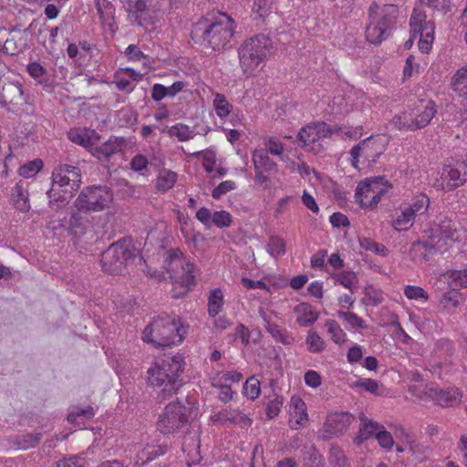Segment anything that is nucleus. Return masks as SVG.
Masks as SVG:
<instances>
[{"instance_id":"44","label":"nucleus","mask_w":467,"mask_h":467,"mask_svg":"<svg viewBox=\"0 0 467 467\" xmlns=\"http://www.w3.org/2000/svg\"><path fill=\"white\" fill-rule=\"evenodd\" d=\"M43 166L41 159H35L21 165L18 174L26 179L33 178L42 170Z\"/></svg>"},{"instance_id":"33","label":"nucleus","mask_w":467,"mask_h":467,"mask_svg":"<svg viewBox=\"0 0 467 467\" xmlns=\"http://www.w3.org/2000/svg\"><path fill=\"white\" fill-rule=\"evenodd\" d=\"M451 88L460 97L467 98V65L460 67L452 76Z\"/></svg>"},{"instance_id":"10","label":"nucleus","mask_w":467,"mask_h":467,"mask_svg":"<svg viewBox=\"0 0 467 467\" xmlns=\"http://www.w3.org/2000/svg\"><path fill=\"white\" fill-rule=\"evenodd\" d=\"M81 175L78 168L72 165H61L52 172V186L47 192L49 203L64 202L79 188Z\"/></svg>"},{"instance_id":"5","label":"nucleus","mask_w":467,"mask_h":467,"mask_svg":"<svg viewBox=\"0 0 467 467\" xmlns=\"http://www.w3.org/2000/svg\"><path fill=\"white\" fill-rule=\"evenodd\" d=\"M273 50V42L266 35H255L246 39L238 50L244 75L250 78L260 72Z\"/></svg>"},{"instance_id":"42","label":"nucleus","mask_w":467,"mask_h":467,"mask_svg":"<svg viewBox=\"0 0 467 467\" xmlns=\"http://www.w3.org/2000/svg\"><path fill=\"white\" fill-rule=\"evenodd\" d=\"M444 276L452 289L467 287V268L447 272Z\"/></svg>"},{"instance_id":"53","label":"nucleus","mask_w":467,"mask_h":467,"mask_svg":"<svg viewBox=\"0 0 467 467\" xmlns=\"http://www.w3.org/2000/svg\"><path fill=\"white\" fill-rule=\"evenodd\" d=\"M194 155L202 156V167L208 173H212L215 171L216 155L213 150H206L202 151H198L194 153Z\"/></svg>"},{"instance_id":"59","label":"nucleus","mask_w":467,"mask_h":467,"mask_svg":"<svg viewBox=\"0 0 467 467\" xmlns=\"http://www.w3.org/2000/svg\"><path fill=\"white\" fill-rule=\"evenodd\" d=\"M236 187L235 182L231 180H227L224 182H222L217 187H215L212 192V196L213 199H219L223 195L226 194L227 192L234 190Z\"/></svg>"},{"instance_id":"37","label":"nucleus","mask_w":467,"mask_h":467,"mask_svg":"<svg viewBox=\"0 0 467 467\" xmlns=\"http://www.w3.org/2000/svg\"><path fill=\"white\" fill-rule=\"evenodd\" d=\"M392 124L400 130H416L418 126L414 123L412 109H405L400 114L394 116Z\"/></svg>"},{"instance_id":"54","label":"nucleus","mask_w":467,"mask_h":467,"mask_svg":"<svg viewBox=\"0 0 467 467\" xmlns=\"http://www.w3.org/2000/svg\"><path fill=\"white\" fill-rule=\"evenodd\" d=\"M274 0H254L252 11L258 17H265L270 14Z\"/></svg>"},{"instance_id":"9","label":"nucleus","mask_w":467,"mask_h":467,"mask_svg":"<svg viewBox=\"0 0 467 467\" xmlns=\"http://www.w3.org/2000/svg\"><path fill=\"white\" fill-rule=\"evenodd\" d=\"M430 203V198L424 193L402 202L389 213L390 225L397 232L409 231L413 226L415 219L428 212Z\"/></svg>"},{"instance_id":"48","label":"nucleus","mask_w":467,"mask_h":467,"mask_svg":"<svg viewBox=\"0 0 467 467\" xmlns=\"http://www.w3.org/2000/svg\"><path fill=\"white\" fill-rule=\"evenodd\" d=\"M267 330L277 341L285 345H291L294 343V337L292 335L278 325L268 324Z\"/></svg>"},{"instance_id":"20","label":"nucleus","mask_w":467,"mask_h":467,"mask_svg":"<svg viewBox=\"0 0 467 467\" xmlns=\"http://www.w3.org/2000/svg\"><path fill=\"white\" fill-rule=\"evenodd\" d=\"M210 420L213 424H236L242 428H246L251 425V420L245 414L231 408L222 410L211 415Z\"/></svg>"},{"instance_id":"32","label":"nucleus","mask_w":467,"mask_h":467,"mask_svg":"<svg viewBox=\"0 0 467 467\" xmlns=\"http://www.w3.org/2000/svg\"><path fill=\"white\" fill-rule=\"evenodd\" d=\"M224 305V294L221 288L213 289L208 296V315L215 317L223 310Z\"/></svg>"},{"instance_id":"30","label":"nucleus","mask_w":467,"mask_h":467,"mask_svg":"<svg viewBox=\"0 0 467 467\" xmlns=\"http://www.w3.org/2000/svg\"><path fill=\"white\" fill-rule=\"evenodd\" d=\"M241 373L231 371H219L213 374L210 378L213 387H231L234 383H238L242 379Z\"/></svg>"},{"instance_id":"58","label":"nucleus","mask_w":467,"mask_h":467,"mask_svg":"<svg viewBox=\"0 0 467 467\" xmlns=\"http://www.w3.org/2000/svg\"><path fill=\"white\" fill-rule=\"evenodd\" d=\"M329 461L335 467H346L347 460L339 447H332L329 451Z\"/></svg>"},{"instance_id":"29","label":"nucleus","mask_w":467,"mask_h":467,"mask_svg":"<svg viewBox=\"0 0 467 467\" xmlns=\"http://www.w3.org/2000/svg\"><path fill=\"white\" fill-rule=\"evenodd\" d=\"M161 131H166L171 138H176L182 142L192 140L197 134L194 127L182 122L176 123L171 127H166V129Z\"/></svg>"},{"instance_id":"31","label":"nucleus","mask_w":467,"mask_h":467,"mask_svg":"<svg viewBox=\"0 0 467 467\" xmlns=\"http://www.w3.org/2000/svg\"><path fill=\"white\" fill-rule=\"evenodd\" d=\"M94 410L92 407H86L83 409L75 408L67 416V420L75 427L82 429L85 426L87 420L94 416Z\"/></svg>"},{"instance_id":"38","label":"nucleus","mask_w":467,"mask_h":467,"mask_svg":"<svg viewBox=\"0 0 467 467\" xmlns=\"http://www.w3.org/2000/svg\"><path fill=\"white\" fill-rule=\"evenodd\" d=\"M12 198L16 209L22 212H27L29 210L28 193L21 183H16L12 189Z\"/></svg>"},{"instance_id":"24","label":"nucleus","mask_w":467,"mask_h":467,"mask_svg":"<svg viewBox=\"0 0 467 467\" xmlns=\"http://www.w3.org/2000/svg\"><path fill=\"white\" fill-rule=\"evenodd\" d=\"M412 111L414 123L418 125L417 130H420L430 123L436 113V108L432 101H420Z\"/></svg>"},{"instance_id":"16","label":"nucleus","mask_w":467,"mask_h":467,"mask_svg":"<svg viewBox=\"0 0 467 467\" xmlns=\"http://www.w3.org/2000/svg\"><path fill=\"white\" fill-rule=\"evenodd\" d=\"M335 130L325 122H313L303 127L297 138L309 151L317 153L323 148V140L329 138Z\"/></svg>"},{"instance_id":"11","label":"nucleus","mask_w":467,"mask_h":467,"mask_svg":"<svg viewBox=\"0 0 467 467\" xmlns=\"http://www.w3.org/2000/svg\"><path fill=\"white\" fill-rule=\"evenodd\" d=\"M390 188V183L383 177L366 178L355 189V202L362 209L374 210Z\"/></svg>"},{"instance_id":"47","label":"nucleus","mask_w":467,"mask_h":467,"mask_svg":"<svg viewBox=\"0 0 467 467\" xmlns=\"http://www.w3.org/2000/svg\"><path fill=\"white\" fill-rule=\"evenodd\" d=\"M335 284L352 291L358 282L357 275L352 271H342L333 275Z\"/></svg>"},{"instance_id":"52","label":"nucleus","mask_w":467,"mask_h":467,"mask_svg":"<svg viewBox=\"0 0 467 467\" xmlns=\"http://www.w3.org/2000/svg\"><path fill=\"white\" fill-rule=\"evenodd\" d=\"M233 223L232 214L225 211H216L213 213L212 224L215 225L218 228H226L231 226Z\"/></svg>"},{"instance_id":"51","label":"nucleus","mask_w":467,"mask_h":467,"mask_svg":"<svg viewBox=\"0 0 467 467\" xmlns=\"http://www.w3.org/2000/svg\"><path fill=\"white\" fill-rule=\"evenodd\" d=\"M284 404V398L277 394H273L272 397L269 398V400L266 403V414L268 418H274L277 416L281 410V408Z\"/></svg>"},{"instance_id":"14","label":"nucleus","mask_w":467,"mask_h":467,"mask_svg":"<svg viewBox=\"0 0 467 467\" xmlns=\"http://www.w3.org/2000/svg\"><path fill=\"white\" fill-rule=\"evenodd\" d=\"M112 192L106 186H92L83 190L75 201L79 211H102L111 204Z\"/></svg>"},{"instance_id":"7","label":"nucleus","mask_w":467,"mask_h":467,"mask_svg":"<svg viewBox=\"0 0 467 467\" xmlns=\"http://www.w3.org/2000/svg\"><path fill=\"white\" fill-rule=\"evenodd\" d=\"M165 268L174 285H180V291H172L173 297L184 296L194 285V265L185 260L179 248H171L165 253Z\"/></svg>"},{"instance_id":"6","label":"nucleus","mask_w":467,"mask_h":467,"mask_svg":"<svg viewBox=\"0 0 467 467\" xmlns=\"http://www.w3.org/2000/svg\"><path fill=\"white\" fill-rule=\"evenodd\" d=\"M197 417V409L190 403L176 400L167 404L160 413L157 429L163 434H174L183 431Z\"/></svg>"},{"instance_id":"2","label":"nucleus","mask_w":467,"mask_h":467,"mask_svg":"<svg viewBox=\"0 0 467 467\" xmlns=\"http://www.w3.org/2000/svg\"><path fill=\"white\" fill-rule=\"evenodd\" d=\"M185 365L182 354L155 360L147 371L149 385L157 388L163 397L175 394L180 387V377Z\"/></svg>"},{"instance_id":"62","label":"nucleus","mask_w":467,"mask_h":467,"mask_svg":"<svg viewBox=\"0 0 467 467\" xmlns=\"http://www.w3.org/2000/svg\"><path fill=\"white\" fill-rule=\"evenodd\" d=\"M230 337L234 341L240 339L242 344L246 346L249 343L250 332L246 327L243 324H239Z\"/></svg>"},{"instance_id":"12","label":"nucleus","mask_w":467,"mask_h":467,"mask_svg":"<svg viewBox=\"0 0 467 467\" xmlns=\"http://www.w3.org/2000/svg\"><path fill=\"white\" fill-rule=\"evenodd\" d=\"M383 151V143L368 137L351 149V165L358 171H366L377 161Z\"/></svg>"},{"instance_id":"49","label":"nucleus","mask_w":467,"mask_h":467,"mask_svg":"<svg viewBox=\"0 0 467 467\" xmlns=\"http://www.w3.org/2000/svg\"><path fill=\"white\" fill-rule=\"evenodd\" d=\"M243 393L247 399L252 400L258 398L261 393L259 380L254 377L249 378L244 385Z\"/></svg>"},{"instance_id":"46","label":"nucleus","mask_w":467,"mask_h":467,"mask_svg":"<svg viewBox=\"0 0 467 467\" xmlns=\"http://www.w3.org/2000/svg\"><path fill=\"white\" fill-rule=\"evenodd\" d=\"M165 452L164 449L160 446L147 445L144 447L140 453L137 455V462L145 464L146 462L152 461L156 457L162 455Z\"/></svg>"},{"instance_id":"56","label":"nucleus","mask_w":467,"mask_h":467,"mask_svg":"<svg viewBox=\"0 0 467 467\" xmlns=\"http://www.w3.org/2000/svg\"><path fill=\"white\" fill-rule=\"evenodd\" d=\"M24 95L22 87L20 84H8L4 87V99L6 102L7 99L10 102L22 99Z\"/></svg>"},{"instance_id":"35","label":"nucleus","mask_w":467,"mask_h":467,"mask_svg":"<svg viewBox=\"0 0 467 467\" xmlns=\"http://www.w3.org/2000/svg\"><path fill=\"white\" fill-rule=\"evenodd\" d=\"M177 181V173L168 170H161L156 177V189L160 192H165L171 190Z\"/></svg>"},{"instance_id":"21","label":"nucleus","mask_w":467,"mask_h":467,"mask_svg":"<svg viewBox=\"0 0 467 467\" xmlns=\"http://www.w3.org/2000/svg\"><path fill=\"white\" fill-rule=\"evenodd\" d=\"M67 138L75 144L80 145L92 152L96 144L100 140L99 133L89 128H73L67 132Z\"/></svg>"},{"instance_id":"28","label":"nucleus","mask_w":467,"mask_h":467,"mask_svg":"<svg viewBox=\"0 0 467 467\" xmlns=\"http://www.w3.org/2000/svg\"><path fill=\"white\" fill-rule=\"evenodd\" d=\"M125 10L134 17L137 24L144 26L148 21L146 18L147 5L145 0H123Z\"/></svg>"},{"instance_id":"19","label":"nucleus","mask_w":467,"mask_h":467,"mask_svg":"<svg viewBox=\"0 0 467 467\" xmlns=\"http://www.w3.org/2000/svg\"><path fill=\"white\" fill-rule=\"evenodd\" d=\"M289 424L294 430H298L306 425L309 420L306 402L298 395H293L289 402Z\"/></svg>"},{"instance_id":"40","label":"nucleus","mask_w":467,"mask_h":467,"mask_svg":"<svg viewBox=\"0 0 467 467\" xmlns=\"http://www.w3.org/2000/svg\"><path fill=\"white\" fill-rule=\"evenodd\" d=\"M380 426L372 420L364 419L362 420V424L359 429V433L358 437L355 439V442L357 444L362 443L364 441L369 439L373 435L376 436L377 432L379 431Z\"/></svg>"},{"instance_id":"27","label":"nucleus","mask_w":467,"mask_h":467,"mask_svg":"<svg viewBox=\"0 0 467 467\" xmlns=\"http://www.w3.org/2000/svg\"><path fill=\"white\" fill-rule=\"evenodd\" d=\"M430 396L441 407H451L461 400V393L457 389H430Z\"/></svg>"},{"instance_id":"22","label":"nucleus","mask_w":467,"mask_h":467,"mask_svg":"<svg viewBox=\"0 0 467 467\" xmlns=\"http://www.w3.org/2000/svg\"><path fill=\"white\" fill-rule=\"evenodd\" d=\"M241 284L244 288L248 290L261 289L271 293L272 289L283 287L285 285V280L280 275H266L261 280H252L248 277H243Z\"/></svg>"},{"instance_id":"36","label":"nucleus","mask_w":467,"mask_h":467,"mask_svg":"<svg viewBox=\"0 0 467 467\" xmlns=\"http://www.w3.org/2000/svg\"><path fill=\"white\" fill-rule=\"evenodd\" d=\"M91 226L88 220L83 218L79 213H75L69 221V230L75 237L80 238L91 232Z\"/></svg>"},{"instance_id":"17","label":"nucleus","mask_w":467,"mask_h":467,"mask_svg":"<svg viewBox=\"0 0 467 467\" xmlns=\"http://www.w3.org/2000/svg\"><path fill=\"white\" fill-rule=\"evenodd\" d=\"M353 420V416L345 411L331 412L319 430L324 440H329L345 432Z\"/></svg>"},{"instance_id":"43","label":"nucleus","mask_w":467,"mask_h":467,"mask_svg":"<svg viewBox=\"0 0 467 467\" xmlns=\"http://www.w3.org/2000/svg\"><path fill=\"white\" fill-rule=\"evenodd\" d=\"M267 253L274 258L280 257L285 254V242L283 238L272 235L266 244Z\"/></svg>"},{"instance_id":"18","label":"nucleus","mask_w":467,"mask_h":467,"mask_svg":"<svg viewBox=\"0 0 467 467\" xmlns=\"http://www.w3.org/2000/svg\"><path fill=\"white\" fill-rule=\"evenodd\" d=\"M467 180V165L466 169L462 174L461 171L452 167L451 165H444L439 172V177L436 178L434 186L442 190H452L459 187Z\"/></svg>"},{"instance_id":"63","label":"nucleus","mask_w":467,"mask_h":467,"mask_svg":"<svg viewBox=\"0 0 467 467\" xmlns=\"http://www.w3.org/2000/svg\"><path fill=\"white\" fill-rule=\"evenodd\" d=\"M304 380L306 386L312 389H317L322 383V378L320 374L316 370H307L305 373Z\"/></svg>"},{"instance_id":"34","label":"nucleus","mask_w":467,"mask_h":467,"mask_svg":"<svg viewBox=\"0 0 467 467\" xmlns=\"http://www.w3.org/2000/svg\"><path fill=\"white\" fill-rule=\"evenodd\" d=\"M254 170L265 171H274L276 170V164L273 161L264 150L255 149L252 153Z\"/></svg>"},{"instance_id":"26","label":"nucleus","mask_w":467,"mask_h":467,"mask_svg":"<svg viewBox=\"0 0 467 467\" xmlns=\"http://www.w3.org/2000/svg\"><path fill=\"white\" fill-rule=\"evenodd\" d=\"M296 322L299 326L311 327L319 317V312L308 303H299L294 308Z\"/></svg>"},{"instance_id":"4","label":"nucleus","mask_w":467,"mask_h":467,"mask_svg":"<svg viewBox=\"0 0 467 467\" xmlns=\"http://www.w3.org/2000/svg\"><path fill=\"white\" fill-rule=\"evenodd\" d=\"M459 238L460 234L455 227V223L451 220H444L431 230L427 239L414 242L410 254L413 260H417L420 257H426L428 254L444 253Z\"/></svg>"},{"instance_id":"61","label":"nucleus","mask_w":467,"mask_h":467,"mask_svg":"<svg viewBox=\"0 0 467 467\" xmlns=\"http://www.w3.org/2000/svg\"><path fill=\"white\" fill-rule=\"evenodd\" d=\"M97 11L102 23H107L113 16V7L109 2L97 4Z\"/></svg>"},{"instance_id":"1","label":"nucleus","mask_w":467,"mask_h":467,"mask_svg":"<svg viewBox=\"0 0 467 467\" xmlns=\"http://www.w3.org/2000/svg\"><path fill=\"white\" fill-rule=\"evenodd\" d=\"M234 19L223 12L211 13L202 16L193 25L192 36L213 50L231 47V40L235 33Z\"/></svg>"},{"instance_id":"41","label":"nucleus","mask_w":467,"mask_h":467,"mask_svg":"<svg viewBox=\"0 0 467 467\" xmlns=\"http://www.w3.org/2000/svg\"><path fill=\"white\" fill-rule=\"evenodd\" d=\"M306 344L307 350L314 354L321 353L326 348L325 340L313 329L307 332Z\"/></svg>"},{"instance_id":"23","label":"nucleus","mask_w":467,"mask_h":467,"mask_svg":"<svg viewBox=\"0 0 467 467\" xmlns=\"http://www.w3.org/2000/svg\"><path fill=\"white\" fill-rule=\"evenodd\" d=\"M125 148V140L123 138L111 137L107 141L95 145L91 154L99 160L109 159L112 155L120 152Z\"/></svg>"},{"instance_id":"13","label":"nucleus","mask_w":467,"mask_h":467,"mask_svg":"<svg viewBox=\"0 0 467 467\" xmlns=\"http://www.w3.org/2000/svg\"><path fill=\"white\" fill-rule=\"evenodd\" d=\"M410 28L412 37L420 36L419 49L422 53H429L434 41L435 26L433 21L427 18L421 8L415 7L413 9L410 19Z\"/></svg>"},{"instance_id":"3","label":"nucleus","mask_w":467,"mask_h":467,"mask_svg":"<svg viewBox=\"0 0 467 467\" xmlns=\"http://www.w3.org/2000/svg\"><path fill=\"white\" fill-rule=\"evenodd\" d=\"M187 333V327L176 316H160L149 324L142 331L144 342L155 347L167 348L179 345Z\"/></svg>"},{"instance_id":"60","label":"nucleus","mask_w":467,"mask_h":467,"mask_svg":"<svg viewBox=\"0 0 467 467\" xmlns=\"http://www.w3.org/2000/svg\"><path fill=\"white\" fill-rule=\"evenodd\" d=\"M265 146L267 152L273 155L279 156L281 160H284V157L282 156L284 151V146L279 140H276L275 138H269L265 143Z\"/></svg>"},{"instance_id":"57","label":"nucleus","mask_w":467,"mask_h":467,"mask_svg":"<svg viewBox=\"0 0 467 467\" xmlns=\"http://www.w3.org/2000/svg\"><path fill=\"white\" fill-rule=\"evenodd\" d=\"M28 74L39 83L46 82L45 75L47 73L46 68L38 62H30L27 65Z\"/></svg>"},{"instance_id":"55","label":"nucleus","mask_w":467,"mask_h":467,"mask_svg":"<svg viewBox=\"0 0 467 467\" xmlns=\"http://www.w3.org/2000/svg\"><path fill=\"white\" fill-rule=\"evenodd\" d=\"M404 295L410 300H422L426 302L429 298L424 289L417 285L405 286Z\"/></svg>"},{"instance_id":"45","label":"nucleus","mask_w":467,"mask_h":467,"mask_svg":"<svg viewBox=\"0 0 467 467\" xmlns=\"http://www.w3.org/2000/svg\"><path fill=\"white\" fill-rule=\"evenodd\" d=\"M325 327L335 344L340 346L347 341V334L335 320H327Z\"/></svg>"},{"instance_id":"39","label":"nucleus","mask_w":467,"mask_h":467,"mask_svg":"<svg viewBox=\"0 0 467 467\" xmlns=\"http://www.w3.org/2000/svg\"><path fill=\"white\" fill-rule=\"evenodd\" d=\"M213 107L215 110L216 115L221 119L227 118L233 109L232 104L228 101L226 97L221 93L214 94L213 99Z\"/></svg>"},{"instance_id":"25","label":"nucleus","mask_w":467,"mask_h":467,"mask_svg":"<svg viewBox=\"0 0 467 467\" xmlns=\"http://www.w3.org/2000/svg\"><path fill=\"white\" fill-rule=\"evenodd\" d=\"M142 75L131 67L120 68L117 73L114 80L116 88L120 91L131 92L134 89L132 81H140Z\"/></svg>"},{"instance_id":"15","label":"nucleus","mask_w":467,"mask_h":467,"mask_svg":"<svg viewBox=\"0 0 467 467\" xmlns=\"http://www.w3.org/2000/svg\"><path fill=\"white\" fill-rule=\"evenodd\" d=\"M130 260H135L125 242L112 244L101 256L102 268L110 274L123 273L124 267Z\"/></svg>"},{"instance_id":"8","label":"nucleus","mask_w":467,"mask_h":467,"mask_svg":"<svg viewBox=\"0 0 467 467\" xmlns=\"http://www.w3.org/2000/svg\"><path fill=\"white\" fill-rule=\"evenodd\" d=\"M398 9L393 5L372 4L368 12L366 37L368 42L378 45L385 40L397 17Z\"/></svg>"},{"instance_id":"64","label":"nucleus","mask_w":467,"mask_h":467,"mask_svg":"<svg viewBox=\"0 0 467 467\" xmlns=\"http://www.w3.org/2000/svg\"><path fill=\"white\" fill-rule=\"evenodd\" d=\"M376 439L382 448L390 449L393 445V439L391 434L386 431L382 426H380L379 431L377 432Z\"/></svg>"},{"instance_id":"50","label":"nucleus","mask_w":467,"mask_h":467,"mask_svg":"<svg viewBox=\"0 0 467 467\" xmlns=\"http://www.w3.org/2000/svg\"><path fill=\"white\" fill-rule=\"evenodd\" d=\"M337 316L339 318L345 321L350 328L366 327L365 321L355 313L338 311Z\"/></svg>"}]
</instances>
